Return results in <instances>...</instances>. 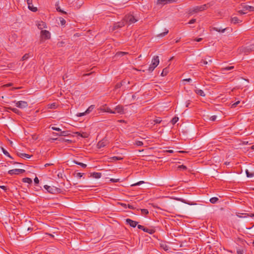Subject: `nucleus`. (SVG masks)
<instances>
[{"label": "nucleus", "instance_id": "obj_1", "mask_svg": "<svg viewBox=\"0 0 254 254\" xmlns=\"http://www.w3.org/2000/svg\"><path fill=\"white\" fill-rule=\"evenodd\" d=\"M44 189L47 190V191L52 194H56L61 193L62 190L61 189L54 187L49 186L48 185H45L44 186Z\"/></svg>", "mask_w": 254, "mask_h": 254}, {"label": "nucleus", "instance_id": "obj_2", "mask_svg": "<svg viewBox=\"0 0 254 254\" xmlns=\"http://www.w3.org/2000/svg\"><path fill=\"white\" fill-rule=\"evenodd\" d=\"M32 230V227L24 226L20 228V233L22 235L26 236L29 233L28 232H31Z\"/></svg>", "mask_w": 254, "mask_h": 254}, {"label": "nucleus", "instance_id": "obj_3", "mask_svg": "<svg viewBox=\"0 0 254 254\" xmlns=\"http://www.w3.org/2000/svg\"><path fill=\"white\" fill-rule=\"evenodd\" d=\"M208 8L207 4H203L200 6H197L193 8L192 11L190 12V13L192 12H197L198 11H202Z\"/></svg>", "mask_w": 254, "mask_h": 254}, {"label": "nucleus", "instance_id": "obj_4", "mask_svg": "<svg viewBox=\"0 0 254 254\" xmlns=\"http://www.w3.org/2000/svg\"><path fill=\"white\" fill-rule=\"evenodd\" d=\"M125 20L128 24H131L135 23L137 20L132 15H127L125 17Z\"/></svg>", "mask_w": 254, "mask_h": 254}, {"label": "nucleus", "instance_id": "obj_5", "mask_svg": "<svg viewBox=\"0 0 254 254\" xmlns=\"http://www.w3.org/2000/svg\"><path fill=\"white\" fill-rule=\"evenodd\" d=\"M41 37L42 39L44 40L49 39L51 38V34L48 30H42L41 31Z\"/></svg>", "mask_w": 254, "mask_h": 254}, {"label": "nucleus", "instance_id": "obj_6", "mask_svg": "<svg viewBox=\"0 0 254 254\" xmlns=\"http://www.w3.org/2000/svg\"><path fill=\"white\" fill-rule=\"evenodd\" d=\"M25 172V170L23 169H15L8 171V173L10 175H19L20 174H23Z\"/></svg>", "mask_w": 254, "mask_h": 254}, {"label": "nucleus", "instance_id": "obj_7", "mask_svg": "<svg viewBox=\"0 0 254 254\" xmlns=\"http://www.w3.org/2000/svg\"><path fill=\"white\" fill-rule=\"evenodd\" d=\"M126 222L127 224L129 225L130 227L133 228L135 227L138 224V222L137 221L132 220L129 218L126 219Z\"/></svg>", "mask_w": 254, "mask_h": 254}, {"label": "nucleus", "instance_id": "obj_8", "mask_svg": "<svg viewBox=\"0 0 254 254\" xmlns=\"http://www.w3.org/2000/svg\"><path fill=\"white\" fill-rule=\"evenodd\" d=\"M108 143V140L104 138L98 142L97 146L98 148H101L106 146Z\"/></svg>", "mask_w": 254, "mask_h": 254}, {"label": "nucleus", "instance_id": "obj_9", "mask_svg": "<svg viewBox=\"0 0 254 254\" xmlns=\"http://www.w3.org/2000/svg\"><path fill=\"white\" fill-rule=\"evenodd\" d=\"M254 45H251L249 47H246L243 48L242 49V52L248 54L250 53L251 52L254 51Z\"/></svg>", "mask_w": 254, "mask_h": 254}, {"label": "nucleus", "instance_id": "obj_10", "mask_svg": "<svg viewBox=\"0 0 254 254\" xmlns=\"http://www.w3.org/2000/svg\"><path fill=\"white\" fill-rule=\"evenodd\" d=\"M16 105L17 107L19 108H25L28 106V104L27 102L26 101H20L17 102V103H16Z\"/></svg>", "mask_w": 254, "mask_h": 254}, {"label": "nucleus", "instance_id": "obj_11", "mask_svg": "<svg viewBox=\"0 0 254 254\" xmlns=\"http://www.w3.org/2000/svg\"><path fill=\"white\" fill-rule=\"evenodd\" d=\"M115 111L116 113L123 114L124 113V107L122 105H118L115 108Z\"/></svg>", "mask_w": 254, "mask_h": 254}, {"label": "nucleus", "instance_id": "obj_12", "mask_svg": "<svg viewBox=\"0 0 254 254\" xmlns=\"http://www.w3.org/2000/svg\"><path fill=\"white\" fill-rule=\"evenodd\" d=\"M175 1V0H157V4H165L167 3H172Z\"/></svg>", "mask_w": 254, "mask_h": 254}, {"label": "nucleus", "instance_id": "obj_13", "mask_svg": "<svg viewBox=\"0 0 254 254\" xmlns=\"http://www.w3.org/2000/svg\"><path fill=\"white\" fill-rule=\"evenodd\" d=\"M89 177H93L95 179H99L101 177L102 174L99 172H93L89 173Z\"/></svg>", "mask_w": 254, "mask_h": 254}, {"label": "nucleus", "instance_id": "obj_14", "mask_svg": "<svg viewBox=\"0 0 254 254\" xmlns=\"http://www.w3.org/2000/svg\"><path fill=\"white\" fill-rule=\"evenodd\" d=\"M242 8H243V10H245L246 11H254V7L252 6H250L248 5H242Z\"/></svg>", "mask_w": 254, "mask_h": 254}, {"label": "nucleus", "instance_id": "obj_15", "mask_svg": "<svg viewBox=\"0 0 254 254\" xmlns=\"http://www.w3.org/2000/svg\"><path fill=\"white\" fill-rule=\"evenodd\" d=\"M75 134L77 135V136H80L83 138H87L89 136V134L86 132H76Z\"/></svg>", "mask_w": 254, "mask_h": 254}, {"label": "nucleus", "instance_id": "obj_16", "mask_svg": "<svg viewBox=\"0 0 254 254\" xmlns=\"http://www.w3.org/2000/svg\"><path fill=\"white\" fill-rule=\"evenodd\" d=\"M242 20L238 19L237 17H233L231 18V22L235 24L242 22Z\"/></svg>", "mask_w": 254, "mask_h": 254}, {"label": "nucleus", "instance_id": "obj_17", "mask_svg": "<svg viewBox=\"0 0 254 254\" xmlns=\"http://www.w3.org/2000/svg\"><path fill=\"white\" fill-rule=\"evenodd\" d=\"M152 63L154 64V65H158L159 63V59L158 56H155L153 57L152 60Z\"/></svg>", "mask_w": 254, "mask_h": 254}, {"label": "nucleus", "instance_id": "obj_18", "mask_svg": "<svg viewBox=\"0 0 254 254\" xmlns=\"http://www.w3.org/2000/svg\"><path fill=\"white\" fill-rule=\"evenodd\" d=\"M17 155L21 157V158H24V157H25L26 158H30L32 156L31 155H30L28 154H26V153H19V152H18L17 153Z\"/></svg>", "mask_w": 254, "mask_h": 254}, {"label": "nucleus", "instance_id": "obj_19", "mask_svg": "<svg viewBox=\"0 0 254 254\" xmlns=\"http://www.w3.org/2000/svg\"><path fill=\"white\" fill-rule=\"evenodd\" d=\"M54 134H56L57 135L62 136H68L69 134L68 133V131H61L60 133H53Z\"/></svg>", "mask_w": 254, "mask_h": 254}, {"label": "nucleus", "instance_id": "obj_20", "mask_svg": "<svg viewBox=\"0 0 254 254\" xmlns=\"http://www.w3.org/2000/svg\"><path fill=\"white\" fill-rule=\"evenodd\" d=\"M195 92L196 94L200 95L202 97H204L205 96V94H204L203 90L199 89H196L195 90Z\"/></svg>", "mask_w": 254, "mask_h": 254}, {"label": "nucleus", "instance_id": "obj_21", "mask_svg": "<svg viewBox=\"0 0 254 254\" xmlns=\"http://www.w3.org/2000/svg\"><path fill=\"white\" fill-rule=\"evenodd\" d=\"M109 159H110V161L113 162V161H116L117 160H123V158H122L121 157H119V156H114V157H110L109 158Z\"/></svg>", "mask_w": 254, "mask_h": 254}, {"label": "nucleus", "instance_id": "obj_22", "mask_svg": "<svg viewBox=\"0 0 254 254\" xmlns=\"http://www.w3.org/2000/svg\"><path fill=\"white\" fill-rule=\"evenodd\" d=\"M38 28L40 29L46 28V24L44 22L41 21V22L38 25Z\"/></svg>", "mask_w": 254, "mask_h": 254}, {"label": "nucleus", "instance_id": "obj_23", "mask_svg": "<svg viewBox=\"0 0 254 254\" xmlns=\"http://www.w3.org/2000/svg\"><path fill=\"white\" fill-rule=\"evenodd\" d=\"M145 232H147L150 234H152L155 233V231L153 229H149L146 227H145V229L143 231Z\"/></svg>", "mask_w": 254, "mask_h": 254}, {"label": "nucleus", "instance_id": "obj_24", "mask_svg": "<svg viewBox=\"0 0 254 254\" xmlns=\"http://www.w3.org/2000/svg\"><path fill=\"white\" fill-rule=\"evenodd\" d=\"M22 181L24 183H28V184H31L32 183V180L31 179L29 178H24L22 179Z\"/></svg>", "mask_w": 254, "mask_h": 254}, {"label": "nucleus", "instance_id": "obj_25", "mask_svg": "<svg viewBox=\"0 0 254 254\" xmlns=\"http://www.w3.org/2000/svg\"><path fill=\"white\" fill-rule=\"evenodd\" d=\"M234 66H226V67L222 68L221 69V71L222 72H223V71H225L233 69H234Z\"/></svg>", "mask_w": 254, "mask_h": 254}, {"label": "nucleus", "instance_id": "obj_26", "mask_svg": "<svg viewBox=\"0 0 254 254\" xmlns=\"http://www.w3.org/2000/svg\"><path fill=\"white\" fill-rule=\"evenodd\" d=\"M8 109L12 111L13 113H16L18 115H19L20 113V111L17 108L8 107Z\"/></svg>", "mask_w": 254, "mask_h": 254}, {"label": "nucleus", "instance_id": "obj_27", "mask_svg": "<svg viewBox=\"0 0 254 254\" xmlns=\"http://www.w3.org/2000/svg\"><path fill=\"white\" fill-rule=\"evenodd\" d=\"M73 162L77 164V165H78L79 166H80L81 167H82L83 168H85L86 167H87V165L85 164H84V163H81V162H79L78 161H76L75 160H74L73 161Z\"/></svg>", "mask_w": 254, "mask_h": 254}, {"label": "nucleus", "instance_id": "obj_28", "mask_svg": "<svg viewBox=\"0 0 254 254\" xmlns=\"http://www.w3.org/2000/svg\"><path fill=\"white\" fill-rule=\"evenodd\" d=\"M103 110L105 112H108V113H112V114H115L116 113L115 112L112 111V110L110 108H109L108 107H104Z\"/></svg>", "mask_w": 254, "mask_h": 254}, {"label": "nucleus", "instance_id": "obj_29", "mask_svg": "<svg viewBox=\"0 0 254 254\" xmlns=\"http://www.w3.org/2000/svg\"><path fill=\"white\" fill-rule=\"evenodd\" d=\"M123 26H124L123 22L116 23V24H115V25L114 26V29H116L118 28L122 27Z\"/></svg>", "mask_w": 254, "mask_h": 254}, {"label": "nucleus", "instance_id": "obj_30", "mask_svg": "<svg viewBox=\"0 0 254 254\" xmlns=\"http://www.w3.org/2000/svg\"><path fill=\"white\" fill-rule=\"evenodd\" d=\"M219 199L218 197H213L210 199V202L211 203L214 204L216 203L218 201Z\"/></svg>", "mask_w": 254, "mask_h": 254}, {"label": "nucleus", "instance_id": "obj_31", "mask_svg": "<svg viewBox=\"0 0 254 254\" xmlns=\"http://www.w3.org/2000/svg\"><path fill=\"white\" fill-rule=\"evenodd\" d=\"M246 173L247 175V177L248 178H251L254 176V172H250L248 170H246Z\"/></svg>", "mask_w": 254, "mask_h": 254}, {"label": "nucleus", "instance_id": "obj_32", "mask_svg": "<svg viewBox=\"0 0 254 254\" xmlns=\"http://www.w3.org/2000/svg\"><path fill=\"white\" fill-rule=\"evenodd\" d=\"M28 8H29L30 10L32 11H33V12H36V11H37V7L33 6V4H32V5H31V4H30V5H28Z\"/></svg>", "mask_w": 254, "mask_h": 254}, {"label": "nucleus", "instance_id": "obj_33", "mask_svg": "<svg viewBox=\"0 0 254 254\" xmlns=\"http://www.w3.org/2000/svg\"><path fill=\"white\" fill-rule=\"evenodd\" d=\"M157 66V65H154V64L153 63H152L150 66H149L148 68V70L149 71V72H152L154 69Z\"/></svg>", "mask_w": 254, "mask_h": 254}, {"label": "nucleus", "instance_id": "obj_34", "mask_svg": "<svg viewBox=\"0 0 254 254\" xmlns=\"http://www.w3.org/2000/svg\"><path fill=\"white\" fill-rule=\"evenodd\" d=\"M94 108V105H91L85 111V113H86V114H89V113H90L93 110Z\"/></svg>", "mask_w": 254, "mask_h": 254}, {"label": "nucleus", "instance_id": "obj_35", "mask_svg": "<svg viewBox=\"0 0 254 254\" xmlns=\"http://www.w3.org/2000/svg\"><path fill=\"white\" fill-rule=\"evenodd\" d=\"M2 152L3 153V154L7 156V157L10 158H12V157L10 156V155L9 154V153L5 149H4L3 147H2Z\"/></svg>", "mask_w": 254, "mask_h": 254}, {"label": "nucleus", "instance_id": "obj_36", "mask_svg": "<svg viewBox=\"0 0 254 254\" xmlns=\"http://www.w3.org/2000/svg\"><path fill=\"white\" fill-rule=\"evenodd\" d=\"M141 214L146 215L148 214L149 212L147 209H140Z\"/></svg>", "mask_w": 254, "mask_h": 254}, {"label": "nucleus", "instance_id": "obj_37", "mask_svg": "<svg viewBox=\"0 0 254 254\" xmlns=\"http://www.w3.org/2000/svg\"><path fill=\"white\" fill-rule=\"evenodd\" d=\"M83 175H84V173H74L73 174V175L75 177L78 178L79 179L81 178L83 176Z\"/></svg>", "mask_w": 254, "mask_h": 254}, {"label": "nucleus", "instance_id": "obj_38", "mask_svg": "<svg viewBox=\"0 0 254 254\" xmlns=\"http://www.w3.org/2000/svg\"><path fill=\"white\" fill-rule=\"evenodd\" d=\"M48 106V108L56 109L57 107V105L56 103H53L52 104H49Z\"/></svg>", "mask_w": 254, "mask_h": 254}, {"label": "nucleus", "instance_id": "obj_39", "mask_svg": "<svg viewBox=\"0 0 254 254\" xmlns=\"http://www.w3.org/2000/svg\"><path fill=\"white\" fill-rule=\"evenodd\" d=\"M213 29L215 31H216L217 32L223 33L225 31L226 28L221 29V28H218L217 27H214V28H213Z\"/></svg>", "mask_w": 254, "mask_h": 254}, {"label": "nucleus", "instance_id": "obj_40", "mask_svg": "<svg viewBox=\"0 0 254 254\" xmlns=\"http://www.w3.org/2000/svg\"><path fill=\"white\" fill-rule=\"evenodd\" d=\"M168 72V69L167 68H164L161 73V75L163 76H165L167 74Z\"/></svg>", "mask_w": 254, "mask_h": 254}, {"label": "nucleus", "instance_id": "obj_41", "mask_svg": "<svg viewBox=\"0 0 254 254\" xmlns=\"http://www.w3.org/2000/svg\"><path fill=\"white\" fill-rule=\"evenodd\" d=\"M168 32H169L168 30L165 29V32L159 34L158 35V37H163V36H165L166 35H167L168 33Z\"/></svg>", "mask_w": 254, "mask_h": 254}, {"label": "nucleus", "instance_id": "obj_42", "mask_svg": "<svg viewBox=\"0 0 254 254\" xmlns=\"http://www.w3.org/2000/svg\"><path fill=\"white\" fill-rule=\"evenodd\" d=\"M128 54V53L125 52H118L117 53L116 55L118 56H123L125 55Z\"/></svg>", "mask_w": 254, "mask_h": 254}, {"label": "nucleus", "instance_id": "obj_43", "mask_svg": "<svg viewBox=\"0 0 254 254\" xmlns=\"http://www.w3.org/2000/svg\"><path fill=\"white\" fill-rule=\"evenodd\" d=\"M30 56L29 54H25L21 59L22 61H25L27 60L29 58Z\"/></svg>", "mask_w": 254, "mask_h": 254}, {"label": "nucleus", "instance_id": "obj_44", "mask_svg": "<svg viewBox=\"0 0 254 254\" xmlns=\"http://www.w3.org/2000/svg\"><path fill=\"white\" fill-rule=\"evenodd\" d=\"M179 120L178 117H174L172 119L171 123L173 125L175 124Z\"/></svg>", "mask_w": 254, "mask_h": 254}, {"label": "nucleus", "instance_id": "obj_45", "mask_svg": "<svg viewBox=\"0 0 254 254\" xmlns=\"http://www.w3.org/2000/svg\"><path fill=\"white\" fill-rule=\"evenodd\" d=\"M162 122V120L160 118H157L154 120H153V122L154 124H160Z\"/></svg>", "mask_w": 254, "mask_h": 254}, {"label": "nucleus", "instance_id": "obj_46", "mask_svg": "<svg viewBox=\"0 0 254 254\" xmlns=\"http://www.w3.org/2000/svg\"><path fill=\"white\" fill-rule=\"evenodd\" d=\"M60 22H61V25L62 26L64 25L66 23V21L64 19V18H63L62 17H60Z\"/></svg>", "mask_w": 254, "mask_h": 254}, {"label": "nucleus", "instance_id": "obj_47", "mask_svg": "<svg viewBox=\"0 0 254 254\" xmlns=\"http://www.w3.org/2000/svg\"><path fill=\"white\" fill-rule=\"evenodd\" d=\"M60 140L61 141H64V142H67L68 143H71L72 142V140H70V139H64V138H61L60 139Z\"/></svg>", "mask_w": 254, "mask_h": 254}, {"label": "nucleus", "instance_id": "obj_48", "mask_svg": "<svg viewBox=\"0 0 254 254\" xmlns=\"http://www.w3.org/2000/svg\"><path fill=\"white\" fill-rule=\"evenodd\" d=\"M135 144L137 146H142L143 145V143L142 141H135Z\"/></svg>", "mask_w": 254, "mask_h": 254}, {"label": "nucleus", "instance_id": "obj_49", "mask_svg": "<svg viewBox=\"0 0 254 254\" xmlns=\"http://www.w3.org/2000/svg\"><path fill=\"white\" fill-rule=\"evenodd\" d=\"M216 118H217V116L214 115V116H212L210 117L209 118V120L212 122H214L216 121Z\"/></svg>", "mask_w": 254, "mask_h": 254}, {"label": "nucleus", "instance_id": "obj_50", "mask_svg": "<svg viewBox=\"0 0 254 254\" xmlns=\"http://www.w3.org/2000/svg\"><path fill=\"white\" fill-rule=\"evenodd\" d=\"M122 83L121 82L117 83L115 85V89H118L121 87Z\"/></svg>", "mask_w": 254, "mask_h": 254}, {"label": "nucleus", "instance_id": "obj_51", "mask_svg": "<svg viewBox=\"0 0 254 254\" xmlns=\"http://www.w3.org/2000/svg\"><path fill=\"white\" fill-rule=\"evenodd\" d=\"M179 200L181 201L182 202L189 204V205H192V203H190L188 201H187L185 199L182 198V199H179Z\"/></svg>", "mask_w": 254, "mask_h": 254}, {"label": "nucleus", "instance_id": "obj_52", "mask_svg": "<svg viewBox=\"0 0 254 254\" xmlns=\"http://www.w3.org/2000/svg\"><path fill=\"white\" fill-rule=\"evenodd\" d=\"M237 254H244L243 249H237Z\"/></svg>", "mask_w": 254, "mask_h": 254}, {"label": "nucleus", "instance_id": "obj_53", "mask_svg": "<svg viewBox=\"0 0 254 254\" xmlns=\"http://www.w3.org/2000/svg\"><path fill=\"white\" fill-rule=\"evenodd\" d=\"M178 168L180 169V170L181 169H183V170H187V168L186 166L185 165H180L179 167H178Z\"/></svg>", "mask_w": 254, "mask_h": 254}, {"label": "nucleus", "instance_id": "obj_54", "mask_svg": "<svg viewBox=\"0 0 254 254\" xmlns=\"http://www.w3.org/2000/svg\"><path fill=\"white\" fill-rule=\"evenodd\" d=\"M57 10L58 11H59L60 12H62L64 14H66V12L63 10H62L60 8V7L58 6L57 7Z\"/></svg>", "mask_w": 254, "mask_h": 254}, {"label": "nucleus", "instance_id": "obj_55", "mask_svg": "<svg viewBox=\"0 0 254 254\" xmlns=\"http://www.w3.org/2000/svg\"><path fill=\"white\" fill-rule=\"evenodd\" d=\"M0 188L4 190L5 192H6L8 190L7 187L5 186H0Z\"/></svg>", "mask_w": 254, "mask_h": 254}, {"label": "nucleus", "instance_id": "obj_56", "mask_svg": "<svg viewBox=\"0 0 254 254\" xmlns=\"http://www.w3.org/2000/svg\"><path fill=\"white\" fill-rule=\"evenodd\" d=\"M143 183H144V182L143 181H139V182H137V183H135V184H134L133 185H132L131 186H139V185H141L142 184H143Z\"/></svg>", "mask_w": 254, "mask_h": 254}, {"label": "nucleus", "instance_id": "obj_57", "mask_svg": "<svg viewBox=\"0 0 254 254\" xmlns=\"http://www.w3.org/2000/svg\"><path fill=\"white\" fill-rule=\"evenodd\" d=\"M137 228L138 229H141V230H142L143 231L144 230V229H145V227L144 226H143L142 225H137Z\"/></svg>", "mask_w": 254, "mask_h": 254}, {"label": "nucleus", "instance_id": "obj_58", "mask_svg": "<svg viewBox=\"0 0 254 254\" xmlns=\"http://www.w3.org/2000/svg\"><path fill=\"white\" fill-rule=\"evenodd\" d=\"M52 129L53 130H57L58 131H61V129L60 128L57 127H52Z\"/></svg>", "mask_w": 254, "mask_h": 254}, {"label": "nucleus", "instance_id": "obj_59", "mask_svg": "<svg viewBox=\"0 0 254 254\" xmlns=\"http://www.w3.org/2000/svg\"><path fill=\"white\" fill-rule=\"evenodd\" d=\"M245 10H243V9L242 10H240L238 11V13L240 14H244L246 13V12H245Z\"/></svg>", "mask_w": 254, "mask_h": 254}, {"label": "nucleus", "instance_id": "obj_60", "mask_svg": "<svg viewBox=\"0 0 254 254\" xmlns=\"http://www.w3.org/2000/svg\"><path fill=\"white\" fill-rule=\"evenodd\" d=\"M196 22V19H191L189 22L188 23L189 24H192V23H194Z\"/></svg>", "mask_w": 254, "mask_h": 254}, {"label": "nucleus", "instance_id": "obj_61", "mask_svg": "<svg viewBox=\"0 0 254 254\" xmlns=\"http://www.w3.org/2000/svg\"><path fill=\"white\" fill-rule=\"evenodd\" d=\"M110 181L113 183H117L119 182V179H111Z\"/></svg>", "mask_w": 254, "mask_h": 254}, {"label": "nucleus", "instance_id": "obj_62", "mask_svg": "<svg viewBox=\"0 0 254 254\" xmlns=\"http://www.w3.org/2000/svg\"><path fill=\"white\" fill-rule=\"evenodd\" d=\"M34 183L36 184H38L39 182V180L37 177H35L34 179Z\"/></svg>", "mask_w": 254, "mask_h": 254}, {"label": "nucleus", "instance_id": "obj_63", "mask_svg": "<svg viewBox=\"0 0 254 254\" xmlns=\"http://www.w3.org/2000/svg\"><path fill=\"white\" fill-rule=\"evenodd\" d=\"M202 40V38H195L193 41H196V42H200Z\"/></svg>", "mask_w": 254, "mask_h": 254}, {"label": "nucleus", "instance_id": "obj_64", "mask_svg": "<svg viewBox=\"0 0 254 254\" xmlns=\"http://www.w3.org/2000/svg\"><path fill=\"white\" fill-rule=\"evenodd\" d=\"M200 63H202V64H207L208 62L206 61H205V60H202L201 61V62H200Z\"/></svg>", "mask_w": 254, "mask_h": 254}]
</instances>
